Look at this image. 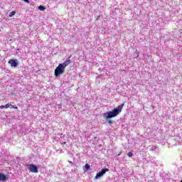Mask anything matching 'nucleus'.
I'll use <instances>...</instances> for the list:
<instances>
[{"label":"nucleus","mask_w":182,"mask_h":182,"mask_svg":"<svg viewBox=\"0 0 182 182\" xmlns=\"http://www.w3.org/2000/svg\"><path fill=\"white\" fill-rule=\"evenodd\" d=\"M11 109H15L16 110H18V107L14 106V107H11Z\"/></svg>","instance_id":"obj_16"},{"label":"nucleus","mask_w":182,"mask_h":182,"mask_svg":"<svg viewBox=\"0 0 182 182\" xmlns=\"http://www.w3.org/2000/svg\"><path fill=\"white\" fill-rule=\"evenodd\" d=\"M16 14V11H11V12H10V13L9 14V16L11 18V17L15 16Z\"/></svg>","instance_id":"obj_8"},{"label":"nucleus","mask_w":182,"mask_h":182,"mask_svg":"<svg viewBox=\"0 0 182 182\" xmlns=\"http://www.w3.org/2000/svg\"><path fill=\"white\" fill-rule=\"evenodd\" d=\"M85 167L86 168L85 171H87V170H90V165H89V164H86Z\"/></svg>","instance_id":"obj_10"},{"label":"nucleus","mask_w":182,"mask_h":182,"mask_svg":"<svg viewBox=\"0 0 182 182\" xmlns=\"http://www.w3.org/2000/svg\"><path fill=\"white\" fill-rule=\"evenodd\" d=\"M0 109H6V108H5V105H1V106H0Z\"/></svg>","instance_id":"obj_15"},{"label":"nucleus","mask_w":182,"mask_h":182,"mask_svg":"<svg viewBox=\"0 0 182 182\" xmlns=\"http://www.w3.org/2000/svg\"><path fill=\"white\" fill-rule=\"evenodd\" d=\"M136 53L137 55V58H139L140 53L137 50H136Z\"/></svg>","instance_id":"obj_14"},{"label":"nucleus","mask_w":182,"mask_h":182,"mask_svg":"<svg viewBox=\"0 0 182 182\" xmlns=\"http://www.w3.org/2000/svg\"><path fill=\"white\" fill-rule=\"evenodd\" d=\"M9 107H11V109H12V107H14V105H11V104H6L5 105V108L6 109H9Z\"/></svg>","instance_id":"obj_9"},{"label":"nucleus","mask_w":182,"mask_h":182,"mask_svg":"<svg viewBox=\"0 0 182 182\" xmlns=\"http://www.w3.org/2000/svg\"><path fill=\"white\" fill-rule=\"evenodd\" d=\"M9 65H11V66H12L13 68H16V66H18V62L16 61V60H14V59H11L9 61Z\"/></svg>","instance_id":"obj_6"},{"label":"nucleus","mask_w":182,"mask_h":182,"mask_svg":"<svg viewBox=\"0 0 182 182\" xmlns=\"http://www.w3.org/2000/svg\"><path fill=\"white\" fill-rule=\"evenodd\" d=\"M123 106H124V103H122L121 105H119L115 109H114L112 111L107 112L105 114V116L107 117V119H112L113 117H116L119 113L122 112V109H123Z\"/></svg>","instance_id":"obj_1"},{"label":"nucleus","mask_w":182,"mask_h":182,"mask_svg":"<svg viewBox=\"0 0 182 182\" xmlns=\"http://www.w3.org/2000/svg\"><path fill=\"white\" fill-rule=\"evenodd\" d=\"M70 58H72V56H70L68 58H67L63 63L60 64L63 66L64 69H66V66H69V65L72 63V60H70Z\"/></svg>","instance_id":"obj_4"},{"label":"nucleus","mask_w":182,"mask_h":182,"mask_svg":"<svg viewBox=\"0 0 182 182\" xmlns=\"http://www.w3.org/2000/svg\"><path fill=\"white\" fill-rule=\"evenodd\" d=\"M107 123H108L109 124H113V121L109 119V120L107 121Z\"/></svg>","instance_id":"obj_13"},{"label":"nucleus","mask_w":182,"mask_h":182,"mask_svg":"<svg viewBox=\"0 0 182 182\" xmlns=\"http://www.w3.org/2000/svg\"><path fill=\"white\" fill-rule=\"evenodd\" d=\"M180 182H182V180Z\"/></svg>","instance_id":"obj_19"},{"label":"nucleus","mask_w":182,"mask_h":182,"mask_svg":"<svg viewBox=\"0 0 182 182\" xmlns=\"http://www.w3.org/2000/svg\"><path fill=\"white\" fill-rule=\"evenodd\" d=\"M127 156L128 157H133V153L132 151H129L128 154H127Z\"/></svg>","instance_id":"obj_12"},{"label":"nucleus","mask_w":182,"mask_h":182,"mask_svg":"<svg viewBox=\"0 0 182 182\" xmlns=\"http://www.w3.org/2000/svg\"><path fill=\"white\" fill-rule=\"evenodd\" d=\"M64 144H66V142H64Z\"/></svg>","instance_id":"obj_18"},{"label":"nucleus","mask_w":182,"mask_h":182,"mask_svg":"<svg viewBox=\"0 0 182 182\" xmlns=\"http://www.w3.org/2000/svg\"><path fill=\"white\" fill-rule=\"evenodd\" d=\"M8 181V178L6 177V175L0 173V181Z\"/></svg>","instance_id":"obj_7"},{"label":"nucleus","mask_w":182,"mask_h":182,"mask_svg":"<svg viewBox=\"0 0 182 182\" xmlns=\"http://www.w3.org/2000/svg\"><path fill=\"white\" fill-rule=\"evenodd\" d=\"M65 73V68L62 66V65L59 64L58 66L55 68L54 75L55 76H59L62 75V73Z\"/></svg>","instance_id":"obj_2"},{"label":"nucleus","mask_w":182,"mask_h":182,"mask_svg":"<svg viewBox=\"0 0 182 182\" xmlns=\"http://www.w3.org/2000/svg\"><path fill=\"white\" fill-rule=\"evenodd\" d=\"M24 2H26V4H29V0H23Z\"/></svg>","instance_id":"obj_17"},{"label":"nucleus","mask_w":182,"mask_h":182,"mask_svg":"<svg viewBox=\"0 0 182 182\" xmlns=\"http://www.w3.org/2000/svg\"><path fill=\"white\" fill-rule=\"evenodd\" d=\"M28 170L31 171V173H38V166L34 164H30L28 167Z\"/></svg>","instance_id":"obj_5"},{"label":"nucleus","mask_w":182,"mask_h":182,"mask_svg":"<svg viewBox=\"0 0 182 182\" xmlns=\"http://www.w3.org/2000/svg\"><path fill=\"white\" fill-rule=\"evenodd\" d=\"M107 171H109V168H102L101 170V171L98 172L96 174L95 178L97 179V178L102 177V176L106 174V173H107Z\"/></svg>","instance_id":"obj_3"},{"label":"nucleus","mask_w":182,"mask_h":182,"mask_svg":"<svg viewBox=\"0 0 182 182\" xmlns=\"http://www.w3.org/2000/svg\"><path fill=\"white\" fill-rule=\"evenodd\" d=\"M38 9H39V11H45V9H46V8H45V6H39Z\"/></svg>","instance_id":"obj_11"}]
</instances>
